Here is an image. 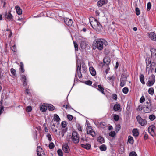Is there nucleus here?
Wrapping results in <instances>:
<instances>
[{"instance_id": "nucleus-58", "label": "nucleus", "mask_w": 156, "mask_h": 156, "mask_svg": "<svg viewBox=\"0 0 156 156\" xmlns=\"http://www.w3.org/2000/svg\"><path fill=\"white\" fill-rule=\"evenodd\" d=\"M67 117L69 121H71L73 119V116L70 115H67Z\"/></svg>"}, {"instance_id": "nucleus-12", "label": "nucleus", "mask_w": 156, "mask_h": 156, "mask_svg": "<svg viewBox=\"0 0 156 156\" xmlns=\"http://www.w3.org/2000/svg\"><path fill=\"white\" fill-rule=\"evenodd\" d=\"M62 150L65 153H68L70 151L69 147L67 144H65L62 146Z\"/></svg>"}, {"instance_id": "nucleus-36", "label": "nucleus", "mask_w": 156, "mask_h": 156, "mask_svg": "<svg viewBox=\"0 0 156 156\" xmlns=\"http://www.w3.org/2000/svg\"><path fill=\"white\" fill-rule=\"evenodd\" d=\"M152 61L150 64V67H154L156 65V59H152Z\"/></svg>"}, {"instance_id": "nucleus-57", "label": "nucleus", "mask_w": 156, "mask_h": 156, "mask_svg": "<svg viewBox=\"0 0 156 156\" xmlns=\"http://www.w3.org/2000/svg\"><path fill=\"white\" fill-rule=\"evenodd\" d=\"M47 137L48 138L49 141H50L52 140L51 136L50 134L48 133L47 135Z\"/></svg>"}, {"instance_id": "nucleus-5", "label": "nucleus", "mask_w": 156, "mask_h": 156, "mask_svg": "<svg viewBox=\"0 0 156 156\" xmlns=\"http://www.w3.org/2000/svg\"><path fill=\"white\" fill-rule=\"evenodd\" d=\"M91 26L93 28H95L97 26V22L98 20L93 17H91L89 20Z\"/></svg>"}, {"instance_id": "nucleus-29", "label": "nucleus", "mask_w": 156, "mask_h": 156, "mask_svg": "<svg viewBox=\"0 0 156 156\" xmlns=\"http://www.w3.org/2000/svg\"><path fill=\"white\" fill-rule=\"evenodd\" d=\"M107 79L108 80H110L112 85L114 84L115 79V76L114 75H113L111 76L108 77H107Z\"/></svg>"}, {"instance_id": "nucleus-11", "label": "nucleus", "mask_w": 156, "mask_h": 156, "mask_svg": "<svg viewBox=\"0 0 156 156\" xmlns=\"http://www.w3.org/2000/svg\"><path fill=\"white\" fill-rule=\"evenodd\" d=\"M64 22L66 25L69 27L72 25V24L73 22L71 19L67 18H64Z\"/></svg>"}, {"instance_id": "nucleus-45", "label": "nucleus", "mask_w": 156, "mask_h": 156, "mask_svg": "<svg viewBox=\"0 0 156 156\" xmlns=\"http://www.w3.org/2000/svg\"><path fill=\"white\" fill-rule=\"evenodd\" d=\"M129 91V89L127 87H125L122 89V92L123 93L126 94Z\"/></svg>"}, {"instance_id": "nucleus-44", "label": "nucleus", "mask_w": 156, "mask_h": 156, "mask_svg": "<svg viewBox=\"0 0 156 156\" xmlns=\"http://www.w3.org/2000/svg\"><path fill=\"white\" fill-rule=\"evenodd\" d=\"M62 106L66 108V109H71V106L68 103L66 105H64Z\"/></svg>"}, {"instance_id": "nucleus-50", "label": "nucleus", "mask_w": 156, "mask_h": 156, "mask_svg": "<svg viewBox=\"0 0 156 156\" xmlns=\"http://www.w3.org/2000/svg\"><path fill=\"white\" fill-rule=\"evenodd\" d=\"M48 147L50 149H52L54 147L55 145L53 142H51L49 144Z\"/></svg>"}, {"instance_id": "nucleus-62", "label": "nucleus", "mask_w": 156, "mask_h": 156, "mask_svg": "<svg viewBox=\"0 0 156 156\" xmlns=\"http://www.w3.org/2000/svg\"><path fill=\"white\" fill-rule=\"evenodd\" d=\"M11 49L14 52H17V49H16L15 45H14L12 46V48H11Z\"/></svg>"}, {"instance_id": "nucleus-48", "label": "nucleus", "mask_w": 156, "mask_h": 156, "mask_svg": "<svg viewBox=\"0 0 156 156\" xmlns=\"http://www.w3.org/2000/svg\"><path fill=\"white\" fill-rule=\"evenodd\" d=\"M113 118L115 121H118L119 119V116L116 114H115L113 116Z\"/></svg>"}, {"instance_id": "nucleus-14", "label": "nucleus", "mask_w": 156, "mask_h": 156, "mask_svg": "<svg viewBox=\"0 0 156 156\" xmlns=\"http://www.w3.org/2000/svg\"><path fill=\"white\" fill-rule=\"evenodd\" d=\"M152 59H156V49L151 48L150 49Z\"/></svg>"}, {"instance_id": "nucleus-1", "label": "nucleus", "mask_w": 156, "mask_h": 156, "mask_svg": "<svg viewBox=\"0 0 156 156\" xmlns=\"http://www.w3.org/2000/svg\"><path fill=\"white\" fill-rule=\"evenodd\" d=\"M81 67L82 69V72L86 74L87 69V67L83 62L79 63L77 61L76 62V75L77 74L79 78L80 79L82 77V74L81 72Z\"/></svg>"}, {"instance_id": "nucleus-32", "label": "nucleus", "mask_w": 156, "mask_h": 156, "mask_svg": "<svg viewBox=\"0 0 156 156\" xmlns=\"http://www.w3.org/2000/svg\"><path fill=\"white\" fill-rule=\"evenodd\" d=\"M120 85L121 87H123L126 83L125 80L123 78H121L120 79Z\"/></svg>"}, {"instance_id": "nucleus-39", "label": "nucleus", "mask_w": 156, "mask_h": 156, "mask_svg": "<svg viewBox=\"0 0 156 156\" xmlns=\"http://www.w3.org/2000/svg\"><path fill=\"white\" fill-rule=\"evenodd\" d=\"M128 141L130 144H133L134 140L133 137L130 136H129Z\"/></svg>"}, {"instance_id": "nucleus-54", "label": "nucleus", "mask_w": 156, "mask_h": 156, "mask_svg": "<svg viewBox=\"0 0 156 156\" xmlns=\"http://www.w3.org/2000/svg\"><path fill=\"white\" fill-rule=\"evenodd\" d=\"M11 72L12 74L14 76H15L16 75V70H15L13 69V68H11Z\"/></svg>"}, {"instance_id": "nucleus-28", "label": "nucleus", "mask_w": 156, "mask_h": 156, "mask_svg": "<svg viewBox=\"0 0 156 156\" xmlns=\"http://www.w3.org/2000/svg\"><path fill=\"white\" fill-rule=\"evenodd\" d=\"M132 132L133 136H138L139 134V132L137 129H134L132 131Z\"/></svg>"}, {"instance_id": "nucleus-21", "label": "nucleus", "mask_w": 156, "mask_h": 156, "mask_svg": "<svg viewBox=\"0 0 156 156\" xmlns=\"http://www.w3.org/2000/svg\"><path fill=\"white\" fill-rule=\"evenodd\" d=\"M113 109L115 111H121V108H120V105L119 104H116L113 107Z\"/></svg>"}, {"instance_id": "nucleus-60", "label": "nucleus", "mask_w": 156, "mask_h": 156, "mask_svg": "<svg viewBox=\"0 0 156 156\" xmlns=\"http://www.w3.org/2000/svg\"><path fill=\"white\" fill-rule=\"evenodd\" d=\"M61 126L62 127L65 128L66 126V122L65 121H62L61 123Z\"/></svg>"}, {"instance_id": "nucleus-27", "label": "nucleus", "mask_w": 156, "mask_h": 156, "mask_svg": "<svg viewBox=\"0 0 156 156\" xmlns=\"http://www.w3.org/2000/svg\"><path fill=\"white\" fill-rule=\"evenodd\" d=\"M47 108H48L49 111H53L54 110L55 107L52 105L50 104H47Z\"/></svg>"}, {"instance_id": "nucleus-41", "label": "nucleus", "mask_w": 156, "mask_h": 156, "mask_svg": "<svg viewBox=\"0 0 156 156\" xmlns=\"http://www.w3.org/2000/svg\"><path fill=\"white\" fill-rule=\"evenodd\" d=\"M57 153L58 155L59 156H63V153L62 150L61 149H59L57 150Z\"/></svg>"}, {"instance_id": "nucleus-7", "label": "nucleus", "mask_w": 156, "mask_h": 156, "mask_svg": "<svg viewBox=\"0 0 156 156\" xmlns=\"http://www.w3.org/2000/svg\"><path fill=\"white\" fill-rule=\"evenodd\" d=\"M37 154L38 156H45L43 149L40 146H37Z\"/></svg>"}, {"instance_id": "nucleus-55", "label": "nucleus", "mask_w": 156, "mask_h": 156, "mask_svg": "<svg viewBox=\"0 0 156 156\" xmlns=\"http://www.w3.org/2000/svg\"><path fill=\"white\" fill-rule=\"evenodd\" d=\"M124 148L122 147L121 148H120L119 149V153L120 154H122L124 152Z\"/></svg>"}, {"instance_id": "nucleus-2", "label": "nucleus", "mask_w": 156, "mask_h": 156, "mask_svg": "<svg viewBox=\"0 0 156 156\" xmlns=\"http://www.w3.org/2000/svg\"><path fill=\"white\" fill-rule=\"evenodd\" d=\"M108 44L107 42L104 39L99 38L96 39L93 43V48L94 49L96 48L100 50H103L104 45L106 46Z\"/></svg>"}, {"instance_id": "nucleus-38", "label": "nucleus", "mask_w": 156, "mask_h": 156, "mask_svg": "<svg viewBox=\"0 0 156 156\" xmlns=\"http://www.w3.org/2000/svg\"><path fill=\"white\" fill-rule=\"evenodd\" d=\"M154 83L153 82L151 81L148 80L147 82L146 83V84L147 86L151 87L153 86Z\"/></svg>"}, {"instance_id": "nucleus-64", "label": "nucleus", "mask_w": 156, "mask_h": 156, "mask_svg": "<svg viewBox=\"0 0 156 156\" xmlns=\"http://www.w3.org/2000/svg\"><path fill=\"white\" fill-rule=\"evenodd\" d=\"M112 98L115 100H116L117 98V95L116 94H114L112 95Z\"/></svg>"}, {"instance_id": "nucleus-4", "label": "nucleus", "mask_w": 156, "mask_h": 156, "mask_svg": "<svg viewBox=\"0 0 156 156\" xmlns=\"http://www.w3.org/2000/svg\"><path fill=\"white\" fill-rule=\"evenodd\" d=\"M136 119L138 123L141 126H143L147 124V121L145 119H142L140 115H137Z\"/></svg>"}, {"instance_id": "nucleus-40", "label": "nucleus", "mask_w": 156, "mask_h": 156, "mask_svg": "<svg viewBox=\"0 0 156 156\" xmlns=\"http://www.w3.org/2000/svg\"><path fill=\"white\" fill-rule=\"evenodd\" d=\"M73 44L75 51H78V46L77 43L76 41H73Z\"/></svg>"}, {"instance_id": "nucleus-6", "label": "nucleus", "mask_w": 156, "mask_h": 156, "mask_svg": "<svg viewBox=\"0 0 156 156\" xmlns=\"http://www.w3.org/2000/svg\"><path fill=\"white\" fill-rule=\"evenodd\" d=\"M155 128V126L153 125H151L148 128V132L151 136H155V134L154 131Z\"/></svg>"}, {"instance_id": "nucleus-16", "label": "nucleus", "mask_w": 156, "mask_h": 156, "mask_svg": "<svg viewBox=\"0 0 156 156\" xmlns=\"http://www.w3.org/2000/svg\"><path fill=\"white\" fill-rule=\"evenodd\" d=\"M21 80L23 82V85L24 86L27 85V78L25 75H23L21 76Z\"/></svg>"}, {"instance_id": "nucleus-52", "label": "nucleus", "mask_w": 156, "mask_h": 156, "mask_svg": "<svg viewBox=\"0 0 156 156\" xmlns=\"http://www.w3.org/2000/svg\"><path fill=\"white\" fill-rule=\"evenodd\" d=\"M151 3L150 2H149L147 4V10L148 11H149L151 8Z\"/></svg>"}, {"instance_id": "nucleus-17", "label": "nucleus", "mask_w": 156, "mask_h": 156, "mask_svg": "<svg viewBox=\"0 0 156 156\" xmlns=\"http://www.w3.org/2000/svg\"><path fill=\"white\" fill-rule=\"evenodd\" d=\"M81 146L87 150H90L91 148V145L89 144L86 143L81 144Z\"/></svg>"}, {"instance_id": "nucleus-63", "label": "nucleus", "mask_w": 156, "mask_h": 156, "mask_svg": "<svg viewBox=\"0 0 156 156\" xmlns=\"http://www.w3.org/2000/svg\"><path fill=\"white\" fill-rule=\"evenodd\" d=\"M145 101V98L144 96H142L140 98V102L141 103H142L143 102Z\"/></svg>"}, {"instance_id": "nucleus-53", "label": "nucleus", "mask_w": 156, "mask_h": 156, "mask_svg": "<svg viewBox=\"0 0 156 156\" xmlns=\"http://www.w3.org/2000/svg\"><path fill=\"white\" fill-rule=\"evenodd\" d=\"M129 156H137L136 153L134 151H132L129 154Z\"/></svg>"}, {"instance_id": "nucleus-30", "label": "nucleus", "mask_w": 156, "mask_h": 156, "mask_svg": "<svg viewBox=\"0 0 156 156\" xmlns=\"http://www.w3.org/2000/svg\"><path fill=\"white\" fill-rule=\"evenodd\" d=\"M97 141L101 144H102L105 142L104 138L103 137L100 136H99L98 138Z\"/></svg>"}, {"instance_id": "nucleus-20", "label": "nucleus", "mask_w": 156, "mask_h": 156, "mask_svg": "<svg viewBox=\"0 0 156 156\" xmlns=\"http://www.w3.org/2000/svg\"><path fill=\"white\" fill-rule=\"evenodd\" d=\"M90 72L92 76H95L96 74V72L95 69L93 67H90L89 68Z\"/></svg>"}, {"instance_id": "nucleus-31", "label": "nucleus", "mask_w": 156, "mask_h": 156, "mask_svg": "<svg viewBox=\"0 0 156 156\" xmlns=\"http://www.w3.org/2000/svg\"><path fill=\"white\" fill-rule=\"evenodd\" d=\"M54 121H56L57 122H58L60 120V118L59 117L58 115L56 114H55L54 116Z\"/></svg>"}, {"instance_id": "nucleus-9", "label": "nucleus", "mask_w": 156, "mask_h": 156, "mask_svg": "<svg viewBox=\"0 0 156 156\" xmlns=\"http://www.w3.org/2000/svg\"><path fill=\"white\" fill-rule=\"evenodd\" d=\"M79 40H81V41H80V42L81 48L82 49H85L86 46V41L83 38H82L81 39H80Z\"/></svg>"}, {"instance_id": "nucleus-46", "label": "nucleus", "mask_w": 156, "mask_h": 156, "mask_svg": "<svg viewBox=\"0 0 156 156\" xmlns=\"http://www.w3.org/2000/svg\"><path fill=\"white\" fill-rule=\"evenodd\" d=\"M67 128L63 129H62L61 133V135H62V137L63 136L65 133L67 131Z\"/></svg>"}, {"instance_id": "nucleus-37", "label": "nucleus", "mask_w": 156, "mask_h": 156, "mask_svg": "<svg viewBox=\"0 0 156 156\" xmlns=\"http://www.w3.org/2000/svg\"><path fill=\"white\" fill-rule=\"evenodd\" d=\"M148 93L151 95H153L154 94V89L153 87H151L148 90Z\"/></svg>"}, {"instance_id": "nucleus-18", "label": "nucleus", "mask_w": 156, "mask_h": 156, "mask_svg": "<svg viewBox=\"0 0 156 156\" xmlns=\"http://www.w3.org/2000/svg\"><path fill=\"white\" fill-rule=\"evenodd\" d=\"M149 37L151 40L156 41V34L154 32L150 33Z\"/></svg>"}, {"instance_id": "nucleus-49", "label": "nucleus", "mask_w": 156, "mask_h": 156, "mask_svg": "<svg viewBox=\"0 0 156 156\" xmlns=\"http://www.w3.org/2000/svg\"><path fill=\"white\" fill-rule=\"evenodd\" d=\"M32 110V107L30 106H28L26 107V111L27 112H30Z\"/></svg>"}, {"instance_id": "nucleus-24", "label": "nucleus", "mask_w": 156, "mask_h": 156, "mask_svg": "<svg viewBox=\"0 0 156 156\" xmlns=\"http://www.w3.org/2000/svg\"><path fill=\"white\" fill-rule=\"evenodd\" d=\"M15 9L17 14L21 15L22 14V10L19 6L18 5L16 6Z\"/></svg>"}, {"instance_id": "nucleus-23", "label": "nucleus", "mask_w": 156, "mask_h": 156, "mask_svg": "<svg viewBox=\"0 0 156 156\" xmlns=\"http://www.w3.org/2000/svg\"><path fill=\"white\" fill-rule=\"evenodd\" d=\"M98 88L97 89L100 92H101L103 94L105 95V93L104 91V89L103 86L101 85H99L98 86Z\"/></svg>"}, {"instance_id": "nucleus-61", "label": "nucleus", "mask_w": 156, "mask_h": 156, "mask_svg": "<svg viewBox=\"0 0 156 156\" xmlns=\"http://www.w3.org/2000/svg\"><path fill=\"white\" fill-rule=\"evenodd\" d=\"M120 127L121 126L120 125H117L115 128V130L117 132L119 131L120 129Z\"/></svg>"}, {"instance_id": "nucleus-56", "label": "nucleus", "mask_w": 156, "mask_h": 156, "mask_svg": "<svg viewBox=\"0 0 156 156\" xmlns=\"http://www.w3.org/2000/svg\"><path fill=\"white\" fill-rule=\"evenodd\" d=\"M85 83L88 85H91L92 84V82L90 80H88L85 81Z\"/></svg>"}, {"instance_id": "nucleus-3", "label": "nucleus", "mask_w": 156, "mask_h": 156, "mask_svg": "<svg viewBox=\"0 0 156 156\" xmlns=\"http://www.w3.org/2000/svg\"><path fill=\"white\" fill-rule=\"evenodd\" d=\"M72 141L75 144H77L79 141V136L78 133L75 131H73L71 136Z\"/></svg>"}, {"instance_id": "nucleus-26", "label": "nucleus", "mask_w": 156, "mask_h": 156, "mask_svg": "<svg viewBox=\"0 0 156 156\" xmlns=\"http://www.w3.org/2000/svg\"><path fill=\"white\" fill-rule=\"evenodd\" d=\"M140 80L141 83L143 85L145 84L144 81V76L143 74H141L139 76Z\"/></svg>"}, {"instance_id": "nucleus-15", "label": "nucleus", "mask_w": 156, "mask_h": 156, "mask_svg": "<svg viewBox=\"0 0 156 156\" xmlns=\"http://www.w3.org/2000/svg\"><path fill=\"white\" fill-rule=\"evenodd\" d=\"M108 2L107 0H100L98 2L97 5L98 7H102L103 5L106 4Z\"/></svg>"}, {"instance_id": "nucleus-19", "label": "nucleus", "mask_w": 156, "mask_h": 156, "mask_svg": "<svg viewBox=\"0 0 156 156\" xmlns=\"http://www.w3.org/2000/svg\"><path fill=\"white\" fill-rule=\"evenodd\" d=\"M144 110L145 111V113H149L151 111L153 110L154 108L153 109L151 107H148L147 106H144Z\"/></svg>"}, {"instance_id": "nucleus-34", "label": "nucleus", "mask_w": 156, "mask_h": 156, "mask_svg": "<svg viewBox=\"0 0 156 156\" xmlns=\"http://www.w3.org/2000/svg\"><path fill=\"white\" fill-rule=\"evenodd\" d=\"M100 150L102 151H105L106 150V146L105 144H103L99 147Z\"/></svg>"}, {"instance_id": "nucleus-59", "label": "nucleus", "mask_w": 156, "mask_h": 156, "mask_svg": "<svg viewBox=\"0 0 156 156\" xmlns=\"http://www.w3.org/2000/svg\"><path fill=\"white\" fill-rule=\"evenodd\" d=\"M77 126L78 130L82 132V126H81L80 124H78L77 125Z\"/></svg>"}, {"instance_id": "nucleus-22", "label": "nucleus", "mask_w": 156, "mask_h": 156, "mask_svg": "<svg viewBox=\"0 0 156 156\" xmlns=\"http://www.w3.org/2000/svg\"><path fill=\"white\" fill-rule=\"evenodd\" d=\"M47 109V104L46 105L45 104L44 105H42L40 106V110L41 111L44 112H46Z\"/></svg>"}, {"instance_id": "nucleus-35", "label": "nucleus", "mask_w": 156, "mask_h": 156, "mask_svg": "<svg viewBox=\"0 0 156 156\" xmlns=\"http://www.w3.org/2000/svg\"><path fill=\"white\" fill-rule=\"evenodd\" d=\"M20 71L22 73H23L24 72V65L23 63L22 62H21L20 63Z\"/></svg>"}, {"instance_id": "nucleus-43", "label": "nucleus", "mask_w": 156, "mask_h": 156, "mask_svg": "<svg viewBox=\"0 0 156 156\" xmlns=\"http://www.w3.org/2000/svg\"><path fill=\"white\" fill-rule=\"evenodd\" d=\"M106 123L104 122H101L100 123V127L102 128H104L106 127Z\"/></svg>"}, {"instance_id": "nucleus-10", "label": "nucleus", "mask_w": 156, "mask_h": 156, "mask_svg": "<svg viewBox=\"0 0 156 156\" xmlns=\"http://www.w3.org/2000/svg\"><path fill=\"white\" fill-rule=\"evenodd\" d=\"M86 129L87 130V134H90L92 137H94L95 135V133L94 131H93L91 127H89L88 128H87Z\"/></svg>"}, {"instance_id": "nucleus-8", "label": "nucleus", "mask_w": 156, "mask_h": 156, "mask_svg": "<svg viewBox=\"0 0 156 156\" xmlns=\"http://www.w3.org/2000/svg\"><path fill=\"white\" fill-rule=\"evenodd\" d=\"M5 17L9 21L13 20V16L11 14V11L9 10L8 12H6L5 13Z\"/></svg>"}, {"instance_id": "nucleus-33", "label": "nucleus", "mask_w": 156, "mask_h": 156, "mask_svg": "<svg viewBox=\"0 0 156 156\" xmlns=\"http://www.w3.org/2000/svg\"><path fill=\"white\" fill-rule=\"evenodd\" d=\"M149 80L155 83V76L154 74L151 75L149 78Z\"/></svg>"}, {"instance_id": "nucleus-47", "label": "nucleus", "mask_w": 156, "mask_h": 156, "mask_svg": "<svg viewBox=\"0 0 156 156\" xmlns=\"http://www.w3.org/2000/svg\"><path fill=\"white\" fill-rule=\"evenodd\" d=\"M116 135V133L115 131H111L109 133V136L113 137Z\"/></svg>"}, {"instance_id": "nucleus-25", "label": "nucleus", "mask_w": 156, "mask_h": 156, "mask_svg": "<svg viewBox=\"0 0 156 156\" xmlns=\"http://www.w3.org/2000/svg\"><path fill=\"white\" fill-rule=\"evenodd\" d=\"M151 61L150 60V57H147L146 58L145 62L146 64V68H148V66L151 63Z\"/></svg>"}, {"instance_id": "nucleus-13", "label": "nucleus", "mask_w": 156, "mask_h": 156, "mask_svg": "<svg viewBox=\"0 0 156 156\" xmlns=\"http://www.w3.org/2000/svg\"><path fill=\"white\" fill-rule=\"evenodd\" d=\"M111 61L110 58L108 57H107L103 59V62L104 64L102 65V67H104V66H105L106 65V66H109L108 65L109 64L110 62Z\"/></svg>"}, {"instance_id": "nucleus-51", "label": "nucleus", "mask_w": 156, "mask_h": 156, "mask_svg": "<svg viewBox=\"0 0 156 156\" xmlns=\"http://www.w3.org/2000/svg\"><path fill=\"white\" fill-rule=\"evenodd\" d=\"M136 14L138 16L140 14V11L138 7H136L135 9Z\"/></svg>"}, {"instance_id": "nucleus-42", "label": "nucleus", "mask_w": 156, "mask_h": 156, "mask_svg": "<svg viewBox=\"0 0 156 156\" xmlns=\"http://www.w3.org/2000/svg\"><path fill=\"white\" fill-rule=\"evenodd\" d=\"M149 118L151 120L153 121L155 119L156 117L154 115L152 114L149 116Z\"/></svg>"}]
</instances>
